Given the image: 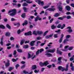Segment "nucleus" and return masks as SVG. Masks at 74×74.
Segmentation results:
<instances>
[{"label":"nucleus","mask_w":74,"mask_h":74,"mask_svg":"<svg viewBox=\"0 0 74 74\" xmlns=\"http://www.w3.org/2000/svg\"><path fill=\"white\" fill-rule=\"evenodd\" d=\"M66 10L68 11H70L71 10V8L69 5L66 6Z\"/></svg>","instance_id":"4468645a"},{"label":"nucleus","mask_w":74,"mask_h":74,"mask_svg":"<svg viewBox=\"0 0 74 74\" xmlns=\"http://www.w3.org/2000/svg\"><path fill=\"white\" fill-rule=\"evenodd\" d=\"M49 7V5L45 6L43 7V8H44V9H47V8H48Z\"/></svg>","instance_id":"c03bdc74"},{"label":"nucleus","mask_w":74,"mask_h":74,"mask_svg":"<svg viewBox=\"0 0 74 74\" xmlns=\"http://www.w3.org/2000/svg\"><path fill=\"white\" fill-rule=\"evenodd\" d=\"M17 51L18 52H20V53H21V52H22V50L21 49H18L17 50Z\"/></svg>","instance_id":"4c0bfd02"},{"label":"nucleus","mask_w":74,"mask_h":74,"mask_svg":"<svg viewBox=\"0 0 74 74\" xmlns=\"http://www.w3.org/2000/svg\"><path fill=\"white\" fill-rule=\"evenodd\" d=\"M71 7H73V8H74V3H71Z\"/></svg>","instance_id":"774afa93"},{"label":"nucleus","mask_w":74,"mask_h":74,"mask_svg":"<svg viewBox=\"0 0 74 74\" xmlns=\"http://www.w3.org/2000/svg\"><path fill=\"white\" fill-rule=\"evenodd\" d=\"M27 32L28 36H32V32L31 31H29Z\"/></svg>","instance_id":"e433bc0d"},{"label":"nucleus","mask_w":74,"mask_h":74,"mask_svg":"<svg viewBox=\"0 0 74 74\" xmlns=\"http://www.w3.org/2000/svg\"><path fill=\"white\" fill-rule=\"evenodd\" d=\"M62 58L61 57H59L58 58V62L57 63V64H60L62 63Z\"/></svg>","instance_id":"39448f33"},{"label":"nucleus","mask_w":74,"mask_h":74,"mask_svg":"<svg viewBox=\"0 0 74 74\" xmlns=\"http://www.w3.org/2000/svg\"><path fill=\"white\" fill-rule=\"evenodd\" d=\"M69 41V39H65L63 41L64 44H66V43H67V41Z\"/></svg>","instance_id":"7c9ffc66"},{"label":"nucleus","mask_w":74,"mask_h":74,"mask_svg":"<svg viewBox=\"0 0 74 74\" xmlns=\"http://www.w3.org/2000/svg\"><path fill=\"white\" fill-rule=\"evenodd\" d=\"M23 72L24 74H26L29 73V72L27 71H24Z\"/></svg>","instance_id":"4d7b16f0"},{"label":"nucleus","mask_w":74,"mask_h":74,"mask_svg":"<svg viewBox=\"0 0 74 74\" xmlns=\"http://www.w3.org/2000/svg\"><path fill=\"white\" fill-rule=\"evenodd\" d=\"M47 64H49V63L48 62V61H45L43 63L41 62H40L39 63V65L41 67H43L44 66H47Z\"/></svg>","instance_id":"f03ea898"},{"label":"nucleus","mask_w":74,"mask_h":74,"mask_svg":"<svg viewBox=\"0 0 74 74\" xmlns=\"http://www.w3.org/2000/svg\"><path fill=\"white\" fill-rule=\"evenodd\" d=\"M45 55L47 57H52V54L50 53H46L45 54Z\"/></svg>","instance_id":"ddd939ff"},{"label":"nucleus","mask_w":74,"mask_h":74,"mask_svg":"<svg viewBox=\"0 0 74 74\" xmlns=\"http://www.w3.org/2000/svg\"><path fill=\"white\" fill-rule=\"evenodd\" d=\"M12 69H13V68H12V67H9V68L8 69V70L9 71H11V70H12Z\"/></svg>","instance_id":"37998d69"},{"label":"nucleus","mask_w":74,"mask_h":74,"mask_svg":"<svg viewBox=\"0 0 74 74\" xmlns=\"http://www.w3.org/2000/svg\"><path fill=\"white\" fill-rule=\"evenodd\" d=\"M5 65L6 67H8V66H10V60H7V62L5 64Z\"/></svg>","instance_id":"1a4fd4ad"},{"label":"nucleus","mask_w":74,"mask_h":74,"mask_svg":"<svg viewBox=\"0 0 74 74\" xmlns=\"http://www.w3.org/2000/svg\"><path fill=\"white\" fill-rule=\"evenodd\" d=\"M70 37H71V36L70 35H67L66 36V39H67V38H70Z\"/></svg>","instance_id":"79ce46f5"},{"label":"nucleus","mask_w":74,"mask_h":74,"mask_svg":"<svg viewBox=\"0 0 74 74\" xmlns=\"http://www.w3.org/2000/svg\"><path fill=\"white\" fill-rule=\"evenodd\" d=\"M73 66V64L72 63H71L70 64V66L71 67V70L72 71H74V66Z\"/></svg>","instance_id":"dca6fc26"},{"label":"nucleus","mask_w":74,"mask_h":74,"mask_svg":"<svg viewBox=\"0 0 74 74\" xmlns=\"http://www.w3.org/2000/svg\"><path fill=\"white\" fill-rule=\"evenodd\" d=\"M68 57H71V53H68Z\"/></svg>","instance_id":"052dcab7"},{"label":"nucleus","mask_w":74,"mask_h":74,"mask_svg":"<svg viewBox=\"0 0 74 74\" xmlns=\"http://www.w3.org/2000/svg\"><path fill=\"white\" fill-rule=\"evenodd\" d=\"M14 26H17V27H18L20 26V23H14Z\"/></svg>","instance_id":"5701e85b"},{"label":"nucleus","mask_w":74,"mask_h":74,"mask_svg":"<svg viewBox=\"0 0 74 74\" xmlns=\"http://www.w3.org/2000/svg\"><path fill=\"white\" fill-rule=\"evenodd\" d=\"M19 64H16V66H15V68L16 69H18V67H19Z\"/></svg>","instance_id":"8fccbe9b"},{"label":"nucleus","mask_w":74,"mask_h":74,"mask_svg":"<svg viewBox=\"0 0 74 74\" xmlns=\"http://www.w3.org/2000/svg\"><path fill=\"white\" fill-rule=\"evenodd\" d=\"M10 32H8L6 33L5 35L6 36H7V37H9V36H10Z\"/></svg>","instance_id":"cd10ccee"},{"label":"nucleus","mask_w":74,"mask_h":74,"mask_svg":"<svg viewBox=\"0 0 74 74\" xmlns=\"http://www.w3.org/2000/svg\"><path fill=\"white\" fill-rule=\"evenodd\" d=\"M40 53H41L42 52H43L44 50L43 49L41 48L40 50H39Z\"/></svg>","instance_id":"603ef678"},{"label":"nucleus","mask_w":74,"mask_h":74,"mask_svg":"<svg viewBox=\"0 0 74 74\" xmlns=\"http://www.w3.org/2000/svg\"><path fill=\"white\" fill-rule=\"evenodd\" d=\"M22 31H21V30L20 29H18V31H17V33L18 34H20L21 33V32H22Z\"/></svg>","instance_id":"09e8293b"},{"label":"nucleus","mask_w":74,"mask_h":74,"mask_svg":"<svg viewBox=\"0 0 74 74\" xmlns=\"http://www.w3.org/2000/svg\"><path fill=\"white\" fill-rule=\"evenodd\" d=\"M54 38H58V34H56L54 35Z\"/></svg>","instance_id":"49530a36"},{"label":"nucleus","mask_w":74,"mask_h":74,"mask_svg":"<svg viewBox=\"0 0 74 74\" xmlns=\"http://www.w3.org/2000/svg\"><path fill=\"white\" fill-rule=\"evenodd\" d=\"M66 19H71V17L70 16H67L66 17Z\"/></svg>","instance_id":"a18cd8bd"},{"label":"nucleus","mask_w":74,"mask_h":74,"mask_svg":"<svg viewBox=\"0 0 74 74\" xmlns=\"http://www.w3.org/2000/svg\"><path fill=\"white\" fill-rule=\"evenodd\" d=\"M33 34L35 35V36H37V32L36 31H34L33 32Z\"/></svg>","instance_id":"f704fd0d"},{"label":"nucleus","mask_w":74,"mask_h":74,"mask_svg":"<svg viewBox=\"0 0 74 74\" xmlns=\"http://www.w3.org/2000/svg\"><path fill=\"white\" fill-rule=\"evenodd\" d=\"M59 15H60V14L58 13H56L54 15V16L55 17H58V16H59Z\"/></svg>","instance_id":"c756f323"},{"label":"nucleus","mask_w":74,"mask_h":74,"mask_svg":"<svg viewBox=\"0 0 74 74\" xmlns=\"http://www.w3.org/2000/svg\"><path fill=\"white\" fill-rule=\"evenodd\" d=\"M49 52L50 53H54L56 49H49Z\"/></svg>","instance_id":"f3484780"},{"label":"nucleus","mask_w":74,"mask_h":74,"mask_svg":"<svg viewBox=\"0 0 74 74\" xmlns=\"http://www.w3.org/2000/svg\"><path fill=\"white\" fill-rule=\"evenodd\" d=\"M23 9L24 10V12H27V9H28V8H26V7H23Z\"/></svg>","instance_id":"412c9836"},{"label":"nucleus","mask_w":74,"mask_h":74,"mask_svg":"<svg viewBox=\"0 0 74 74\" xmlns=\"http://www.w3.org/2000/svg\"><path fill=\"white\" fill-rule=\"evenodd\" d=\"M23 6H27L28 5V4L26 3H25L23 4Z\"/></svg>","instance_id":"de8ad7c7"},{"label":"nucleus","mask_w":74,"mask_h":74,"mask_svg":"<svg viewBox=\"0 0 74 74\" xmlns=\"http://www.w3.org/2000/svg\"><path fill=\"white\" fill-rule=\"evenodd\" d=\"M44 13V15L45 16H47L48 15V12H47L45 11Z\"/></svg>","instance_id":"3c124183"},{"label":"nucleus","mask_w":74,"mask_h":74,"mask_svg":"<svg viewBox=\"0 0 74 74\" xmlns=\"http://www.w3.org/2000/svg\"><path fill=\"white\" fill-rule=\"evenodd\" d=\"M12 62H17V60L19 59V58H17L16 59L14 58H12Z\"/></svg>","instance_id":"b1692460"},{"label":"nucleus","mask_w":74,"mask_h":74,"mask_svg":"<svg viewBox=\"0 0 74 74\" xmlns=\"http://www.w3.org/2000/svg\"><path fill=\"white\" fill-rule=\"evenodd\" d=\"M16 48L17 49H18V48H19V46L18 45L16 44Z\"/></svg>","instance_id":"338daca9"},{"label":"nucleus","mask_w":74,"mask_h":74,"mask_svg":"<svg viewBox=\"0 0 74 74\" xmlns=\"http://www.w3.org/2000/svg\"><path fill=\"white\" fill-rule=\"evenodd\" d=\"M36 42L35 40H33L31 41L30 43V45L32 47L34 45V43Z\"/></svg>","instance_id":"9b49d317"},{"label":"nucleus","mask_w":74,"mask_h":74,"mask_svg":"<svg viewBox=\"0 0 74 74\" xmlns=\"http://www.w3.org/2000/svg\"><path fill=\"white\" fill-rule=\"evenodd\" d=\"M17 53V52L16 51V50H14V52L13 54V55H16V54Z\"/></svg>","instance_id":"864d4df0"},{"label":"nucleus","mask_w":74,"mask_h":74,"mask_svg":"<svg viewBox=\"0 0 74 74\" xmlns=\"http://www.w3.org/2000/svg\"><path fill=\"white\" fill-rule=\"evenodd\" d=\"M44 11L42 10L41 12L40 13V15H41L42 14H44Z\"/></svg>","instance_id":"69168bd1"},{"label":"nucleus","mask_w":74,"mask_h":74,"mask_svg":"<svg viewBox=\"0 0 74 74\" xmlns=\"http://www.w3.org/2000/svg\"><path fill=\"white\" fill-rule=\"evenodd\" d=\"M61 26H62V25H61V24H59L57 26V28H60V27H61Z\"/></svg>","instance_id":"a19ab883"},{"label":"nucleus","mask_w":74,"mask_h":74,"mask_svg":"<svg viewBox=\"0 0 74 74\" xmlns=\"http://www.w3.org/2000/svg\"><path fill=\"white\" fill-rule=\"evenodd\" d=\"M13 12L10 14V16H13L16 14V9H14L12 10H9L8 13V14H10V13H11V12Z\"/></svg>","instance_id":"f257e3e1"},{"label":"nucleus","mask_w":74,"mask_h":74,"mask_svg":"<svg viewBox=\"0 0 74 74\" xmlns=\"http://www.w3.org/2000/svg\"><path fill=\"white\" fill-rule=\"evenodd\" d=\"M37 33L38 35H41L43 33V32L42 31H38L37 32Z\"/></svg>","instance_id":"a211bd4d"},{"label":"nucleus","mask_w":74,"mask_h":74,"mask_svg":"<svg viewBox=\"0 0 74 74\" xmlns=\"http://www.w3.org/2000/svg\"><path fill=\"white\" fill-rule=\"evenodd\" d=\"M25 66H26V65L25 64H24V65L22 66L21 67V69H25Z\"/></svg>","instance_id":"58836bf2"},{"label":"nucleus","mask_w":74,"mask_h":74,"mask_svg":"<svg viewBox=\"0 0 74 74\" xmlns=\"http://www.w3.org/2000/svg\"><path fill=\"white\" fill-rule=\"evenodd\" d=\"M66 29H68L69 30H67V32L69 33H72L73 32V29H71V27H67Z\"/></svg>","instance_id":"6e6552de"},{"label":"nucleus","mask_w":74,"mask_h":74,"mask_svg":"<svg viewBox=\"0 0 74 74\" xmlns=\"http://www.w3.org/2000/svg\"><path fill=\"white\" fill-rule=\"evenodd\" d=\"M25 42V41L24 40H22L21 41V42H20V44L21 45H22L24 43V42Z\"/></svg>","instance_id":"2f4dec72"},{"label":"nucleus","mask_w":74,"mask_h":74,"mask_svg":"<svg viewBox=\"0 0 74 74\" xmlns=\"http://www.w3.org/2000/svg\"><path fill=\"white\" fill-rule=\"evenodd\" d=\"M73 49V47H69L68 49L69 50V51H71V50H72Z\"/></svg>","instance_id":"5fc2aeb1"},{"label":"nucleus","mask_w":74,"mask_h":74,"mask_svg":"<svg viewBox=\"0 0 74 74\" xmlns=\"http://www.w3.org/2000/svg\"><path fill=\"white\" fill-rule=\"evenodd\" d=\"M31 68L32 70H36V69H37V66H36V65H34L32 66Z\"/></svg>","instance_id":"2eb2a0df"},{"label":"nucleus","mask_w":74,"mask_h":74,"mask_svg":"<svg viewBox=\"0 0 74 74\" xmlns=\"http://www.w3.org/2000/svg\"><path fill=\"white\" fill-rule=\"evenodd\" d=\"M23 1H26V3L28 4H31L33 3V1H31L30 0H21V2L22 3Z\"/></svg>","instance_id":"20e7f679"},{"label":"nucleus","mask_w":74,"mask_h":74,"mask_svg":"<svg viewBox=\"0 0 74 74\" xmlns=\"http://www.w3.org/2000/svg\"><path fill=\"white\" fill-rule=\"evenodd\" d=\"M54 11L55 10V8H49L48 9H47L46 11Z\"/></svg>","instance_id":"9d476101"},{"label":"nucleus","mask_w":74,"mask_h":74,"mask_svg":"<svg viewBox=\"0 0 74 74\" xmlns=\"http://www.w3.org/2000/svg\"><path fill=\"white\" fill-rule=\"evenodd\" d=\"M66 26V25H65V24H63L62 26L61 27V29H63L64 28V27Z\"/></svg>","instance_id":"c9c22d12"},{"label":"nucleus","mask_w":74,"mask_h":74,"mask_svg":"<svg viewBox=\"0 0 74 74\" xmlns=\"http://www.w3.org/2000/svg\"><path fill=\"white\" fill-rule=\"evenodd\" d=\"M41 37H38L36 38V40H41Z\"/></svg>","instance_id":"680f3d73"},{"label":"nucleus","mask_w":74,"mask_h":74,"mask_svg":"<svg viewBox=\"0 0 74 74\" xmlns=\"http://www.w3.org/2000/svg\"><path fill=\"white\" fill-rule=\"evenodd\" d=\"M62 40H63V39H62L61 38H60V40H59V43H61L62 41Z\"/></svg>","instance_id":"0e129e2a"},{"label":"nucleus","mask_w":74,"mask_h":74,"mask_svg":"<svg viewBox=\"0 0 74 74\" xmlns=\"http://www.w3.org/2000/svg\"><path fill=\"white\" fill-rule=\"evenodd\" d=\"M38 4L39 5H40V4H41V1L40 0H38Z\"/></svg>","instance_id":"6e6d98bb"},{"label":"nucleus","mask_w":74,"mask_h":74,"mask_svg":"<svg viewBox=\"0 0 74 74\" xmlns=\"http://www.w3.org/2000/svg\"><path fill=\"white\" fill-rule=\"evenodd\" d=\"M69 70V64H67L66 66V69L64 68V67L62 68V69H61L62 71H67Z\"/></svg>","instance_id":"7ed1b4c3"},{"label":"nucleus","mask_w":74,"mask_h":74,"mask_svg":"<svg viewBox=\"0 0 74 74\" xmlns=\"http://www.w3.org/2000/svg\"><path fill=\"white\" fill-rule=\"evenodd\" d=\"M63 67L61 66H59L58 67V69L59 70H61L63 69Z\"/></svg>","instance_id":"72a5a7b5"},{"label":"nucleus","mask_w":74,"mask_h":74,"mask_svg":"<svg viewBox=\"0 0 74 74\" xmlns=\"http://www.w3.org/2000/svg\"><path fill=\"white\" fill-rule=\"evenodd\" d=\"M58 8L59 9V11L61 12L62 11V10H63V8L61 6H59L58 7Z\"/></svg>","instance_id":"6ab92c4d"},{"label":"nucleus","mask_w":74,"mask_h":74,"mask_svg":"<svg viewBox=\"0 0 74 74\" xmlns=\"http://www.w3.org/2000/svg\"><path fill=\"white\" fill-rule=\"evenodd\" d=\"M6 27L9 29H11V26H10L8 24H7L6 25Z\"/></svg>","instance_id":"393cba45"},{"label":"nucleus","mask_w":74,"mask_h":74,"mask_svg":"<svg viewBox=\"0 0 74 74\" xmlns=\"http://www.w3.org/2000/svg\"><path fill=\"white\" fill-rule=\"evenodd\" d=\"M23 48L24 49H27V48H29V45H24V46H23Z\"/></svg>","instance_id":"c85d7f7f"},{"label":"nucleus","mask_w":74,"mask_h":74,"mask_svg":"<svg viewBox=\"0 0 74 74\" xmlns=\"http://www.w3.org/2000/svg\"><path fill=\"white\" fill-rule=\"evenodd\" d=\"M64 18H66V16H64L62 17H60L58 18V19H59L60 20H63V19Z\"/></svg>","instance_id":"f8f14e48"},{"label":"nucleus","mask_w":74,"mask_h":74,"mask_svg":"<svg viewBox=\"0 0 74 74\" xmlns=\"http://www.w3.org/2000/svg\"><path fill=\"white\" fill-rule=\"evenodd\" d=\"M0 29H5V26L3 25H0Z\"/></svg>","instance_id":"bb28decb"},{"label":"nucleus","mask_w":74,"mask_h":74,"mask_svg":"<svg viewBox=\"0 0 74 74\" xmlns=\"http://www.w3.org/2000/svg\"><path fill=\"white\" fill-rule=\"evenodd\" d=\"M56 52L57 54H59V55H62V53L63 52L62 51H61L60 50H59V48H57Z\"/></svg>","instance_id":"0eeeda50"},{"label":"nucleus","mask_w":74,"mask_h":74,"mask_svg":"<svg viewBox=\"0 0 74 74\" xmlns=\"http://www.w3.org/2000/svg\"><path fill=\"white\" fill-rule=\"evenodd\" d=\"M28 58L29 59L31 58V55L29 53H28Z\"/></svg>","instance_id":"13d9d810"},{"label":"nucleus","mask_w":74,"mask_h":74,"mask_svg":"<svg viewBox=\"0 0 74 74\" xmlns=\"http://www.w3.org/2000/svg\"><path fill=\"white\" fill-rule=\"evenodd\" d=\"M3 38H1V42H0V44L2 45H3Z\"/></svg>","instance_id":"a878e982"},{"label":"nucleus","mask_w":74,"mask_h":74,"mask_svg":"<svg viewBox=\"0 0 74 74\" xmlns=\"http://www.w3.org/2000/svg\"><path fill=\"white\" fill-rule=\"evenodd\" d=\"M49 32V31L48 30L45 31L43 34V37L47 35V33H48Z\"/></svg>","instance_id":"473e14b6"},{"label":"nucleus","mask_w":74,"mask_h":74,"mask_svg":"<svg viewBox=\"0 0 74 74\" xmlns=\"http://www.w3.org/2000/svg\"><path fill=\"white\" fill-rule=\"evenodd\" d=\"M47 67L49 69H51V67H52V65H49L47 66Z\"/></svg>","instance_id":"e2e57ef3"},{"label":"nucleus","mask_w":74,"mask_h":74,"mask_svg":"<svg viewBox=\"0 0 74 74\" xmlns=\"http://www.w3.org/2000/svg\"><path fill=\"white\" fill-rule=\"evenodd\" d=\"M25 14H26L25 13H23L21 15L22 18H25Z\"/></svg>","instance_id":"ea45409f"},{"label":"nucleus","mask_w":74,"mask_h":74,"mask_svg":"<svg viewBox=\"0 0 74 74\" xmlns=\"http://www.w3.org/2000/svg\"><path fill=\"white\" fill-rule=\"evenodd\" d=\"M71 0H66V2L67 4H69L70 3V1Z\"/></svg>","instance_id":"bf43d9fd"},{"label":"nucleus","mask_w":74,"mask_h":74,"mask_svg":"<svg viewBox=\"0 0 74 74\" xmlns=\"http://www.w3.org/2000/svg\"><path fill=\"white\" fill-rule=\"evenodd\" d=\"M27 23H28L27 21V20H25L24 23H23V25L25 26V25H27Z\"/></svg>","instance_id":"aec40b11"},{"label":"nucleus","mask_w":74,"mask_h":74,"mask_svg":"<svg viewBox=\"0 0 74 74\" xmlns=\"http://www.w3.org/2000/svg\"><path fill=\"white\" fill-rule=\"evenodd\" d=\"M41 19H42V18L40 17L39 15L37 16L35 19V22H37L38 20V21H41Z\"/></svg>","instance_id":"423d86ee"},{"label":"nucleus","mask_w":74,"mask_h":74,"mask_svg":"<svg viewBox=\"0 0 74 74\" xmlns=\"http://www.w3.org/2000/svg\"><path fill=\"white\" fill-rule=\"evenodd\" d=\"M51 29H55L56 28V26H55V25L53 24L51 26Z\"/></svg>","instance_id":"4be33fe9"}]
</instances>
